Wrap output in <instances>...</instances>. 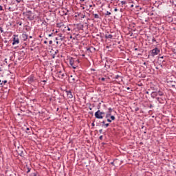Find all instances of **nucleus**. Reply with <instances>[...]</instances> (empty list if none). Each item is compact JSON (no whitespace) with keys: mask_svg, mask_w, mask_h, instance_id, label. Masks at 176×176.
I'll list each match as a JSON object with an SVG mask.
<instances>
[{"mask_svg":"<svg viewBox=\"0 0 176 176\" xmlns=\"http://www.w3.org/2000/svg\"><path fill=\"white\" fill-rule=\"evenodd\" d=\"M104 116H105V112H104V111H101L100 110H98L95 113L96 119H104Z\"/></svg>","mask_w":176,"mask_h":176,"instance_id":"nucleus-1","label":"nucleus"},{"mask_svg":"<svg viewBox=\"0 0 176 176\" xmlns=\"http://www.w3.org/2000/svg\"><path fill=\"white\" fill-rule=\"evenodd\" d=\"M16 153L19 156H21V157H24V156H25V150L22 146L18 147Z\"/></svg>","mask_w":176,"mask_h":176,"instance_id":"nucleus-2","label":"nucleus"},{"mask_svg":"<svg viewBox=\"0 0 176 176\" xmlns=\"http://www.w3.org/2000/svg\"><path fill=\"white\" fill-rule=\"evenodd\" d=\"M23 14H25L27 19L28 20H30L31 21L34 20V16H32V11L31 10H28L25 12H23Z\"/></svg>","mask_w":176,"mask_h":176,"instance_id":"nucleus-3","label":"nucleus"},{"mask_svg":"<svg viewBox=\"0 0 176 176\" xmlns=\"http://www.w3.org/2000/svg\"><path fill=\"white\" fill-rule=\"evenodd\" d=\"M151 53V56H152V57H155V56H157V54H159L160 53V50H159V48L155 47V49L152 50Z\"/></svg>","mask_w":176,"mask_h":176,"instance_id":"nucleus-4","label":"nucleus"},{"mask_svg":"<svg viewBox=\"0 0 176 176\" xmlns=\"http://www.w3.org/2000/svg\"><path fill=\"white\" fill-rule=\"evenodd\" d=\"M13 42H12V45H19V43H20V39L19 38V35H16L14 34L13 35Z\"/></svg>","mask_w":176,"mask_h":176,"instance_id":"nucleus-5","label":"nucleus"},{"mask_svg":"<svg viewBox=\"0 0 176 176\" xmlns=\"http://www.w3.org/2000/svg\"><path fill=\"white\" fill-rule=\"evenodd\" d=\"M69 64H70L71 67H72V68L74 69H76V67H78V65L75 64V58H69Z\"/></svg>","mask_w":176,"mask_h":176,"instance_id":"nucleus-6","label":"nucleus"},{"mask_svg":"<svg viewBox=\"0 0 176 176\" xmlns=\"http://www.w3.org/2000/svg\"><path fill=\"white\" fill-rule=\"evenodd\" d=\"M69 79L71 80V83H77V82H79V79H78V77H74V76L72 75L70 76Z\"/></svg>","mask_w":176,"mask_h":176,"instance_id":"nucleus-7","label":"nucleus"},{"mask_svg":"<svg viewBox=\"0 0 176 176\" xmlns=\"http://www.w3.org/2000/svg\"><path fill=\"white\" fill-rule=\"evenodd\" d=\"M28 83H29V85H32V83H34V82H35V78H34V76H30L28 79Z\"/></svg>","mask_w":176,"mask_h":176,"instance_id":"nucleus-8","label":"nucleus"},{"mask_svg":"<svg viewBox=\"0 0 176 176\" xmlns=\"http://www.w3.org/2000/svg\"><path fill=\"white\" fill-rule=\"evenodd\" d=\"M65 92L67 93L68 98H72L74 97V96L72 95V91H71V90H66Z\"/></svg>","mask_w":176,"mask_h":176,"instance_id":"nucleus-9","label":"nucleus"},{"mask_svg":"<svg viewBox=\"0 0 176 176\" xmlns=\"http://www.w3.org/2000/svg\"><path fill=\"white\" fill-rule=\"evenodd\" d=\"M151 96L152 98H155L157 97V91H153L151 94Z\"/></svg>","mask_w":176,"mask_h":176,"instance_id":"nucleus-10","label":"nucleus"},{"mask_svg":"<svg viewBox=\"0 0 176 176\" xmlns=\"http://www.w3.org/2000/svg\"><path fill=\"white\" fill-rule=\"evenodd\" d=\"M22 39L24 41H27V39H28V35L25 34V33H23L22 34Z\"/></svg>","mask_w":176,"mask_h":176,"instance_id":"nucleus-11","label":"nucleus"},{"mask_svg":"<svg viewBox=\"0 0 176 176\" xmlns=\"http://www.w3.org/2000/svg\"><path fill=\"white\" fill-rule=\"evenodd\" d=\"M156 91L157 93V96H164V93L160 89H156Z\"/></svg>","mask_w":176,"mask_h":176,"instance_id":"nucleus-12","label":"nucleus"},{"mask_svg":"<svg viewBox=\"0 0 176 176\" xmlns=\"http://www.w3.org/2000/svg\"><path fill=\"white\" fill-rule=\"evenodd\" d=\"M6 83H8V80H5L2 81V82L0 83L1 87H3V86H5V85H6Z\"/></svg>","mask_w":176,"mask_h":176,"instance_id":"nucleus-13","label":"nucleus"},{"mask_svg":"<svg viewBox=\"0 0 176 176\" xmlns=\"http://www.w3.org/2000/svg\"><path fill=\"white\" fill-rule=\"evenodd\" d=\"M105 38L106 39H112V38H113V36L112 34H106Z\"/></svg>","mask_w":176,"mask_h":176,"instance_id":"nucleus-14","label":"nucleus"},{"mask_svg":"<svg viewBox=\"0 0 176 176\" xmlns=\"http://www.w3.org/2000/svg\"><path fill=\"white\" fill-rule=\"evenodd\" d=\"M112 112H113V109L109 107V108L108 109L107 113H110L111 115H112Z\"/></svg>","mask_w":176,"mask_h":176,"instance_id":"nucleus-15","label":"nucleus"},{"mask_svg":"<svg viewBox=\"0 0 176 176\" xmlns=\"http://www.w3.org/2000/svg\"><path fill=\"white\" fill-rule=\"evenodd\" d=\"M77 27L79 30H83V25L82 24H77Z\"/></svg>","mask_w":176,"mask_h":176,"instance_id":"nucleus-16","label":"nucleus"},{"mask_svg":"<svg viewBox=\"0 0 176 176\" xmlns=\"http://www.w3.org/2000/svg\"><path fill=\"white\" fill-rule=\"evenodd\" d=\"M93 16L94 19H100V15H98V14L93 13Z\"/></svg>","mask_w":176,"mask_h":176,"instance_id":"nucleus-17","label":"nucleus"},{"mask_svg":"<svg viewBox=\"0 0 176 176\" xmlns=\"http://www.w3.org/2000/svg\"><path fill=\"white\" fill-rule=\"evenodd\" d=\"M31 131H32V130L31 129H30V128H26V133H27V134H31Z\"/></svg>","mask_w":176,"mask_h":176,"instance_id":"nucleus-18","label":"nucleus"},{"mask_svg":"<svg viewBox=\"0 0 176 176\" xmlns=\"http://www.w3.org/2000/svg\"><path fill=\"white\" fill-rule=\"evenodd\" d=\"M112 114L109 113H107L106 115H104L105 118L108 119V118L111 117Z\"/></svg>","mask_w":176,"mask_h":176,"instance_id":"nucleus-19","label":"nucleus"},{"mask_svg":"<svg viewBox=\"0 0 176 176\" xmlns=\"http://www.w3.org/2000/svg\"><path fill=\"white\" fill-rule=\"evenodd\" d=\"M80 61L79 59L74 58V64L76 65V64H79Z\"/></svg>","mask_w":176,"mask_h":176,"instance_id":"nucleus-20","label":"nucleus"},{"mask_svg":"<svg viewBox=\"0 0 176 176\" xmlns=\"http://www.w3.org/2000/svg\"><path fill=\"white\" fill-rule=\"evenodd\" d=\"M59 74L62 76V78H64V76H65V74L63 73L61 71L59 72Z\"/></svg>","mask_w":176,"mask_h":176,"instance_id":"nucleus-21","label":"nucleus"},{"mask_svg":"<svg viewBox=\"0 0 176 176\" xmlns=\"http://www.w3.org/2000/svg\"><path fill=\"white\" fill-rule=\"evenodd\" d=\"M110 119L111 120H115L116 118H115V116H110Z\"/></svg>","mask_w":176,"mask_h":176,"instance_id":"nucleus-22","label":"nucleus"},{"mask_svg":"<svg viewBox=\"0 0 176 176\" xmlns=\"http://www.w3.org/2000/svg\"><path fill=\"white\" fill-rule=\"evenodd\" d=\"M109 123H107V124H104V125H102V127H105L107 129V127H109Z\"/></svg>","mask_w":176,"mask_h":176,"instance_id":"nucleus-23","label":"nucleus"},{"mask_svg":"<svg viewBox=\"0 0 176 176\" xmlns=\"http://www.w3.org/2000/svg\"><path fill=\"white\" fill-rule=\"evenodd\" d=\"M106 16H111V12L107 11Z\"/></svg>","mask_w":176,"mask_h":176,"instance_id":"nucleus-24","label":"nucleus"},{"mask_svg":"<svg viewBox=\"0 0 176 176\" xmlns=\"http://www.w3.org/2000/svg\"><path fill=\"white\" fill-rule=\"evenodd\" d=\"M156 100L160 102V104H162V101H160V98H156Z\"/></svg>","mask_w":176,"mask_h":176,"instance_id":"nucleus-25","label":"nucleus"},{"mask_svg":"<svg viewBox=\"0 0 176 176\" xmlns=\"http://www.w3.org/2000/svg\"><path fill=\"white\" fill-rule=\"evenodd\" d=\"M119 78H122V77L119 75H116L115 77V79H119Z\"/></svg>","mask_w":176,"mask_h":176,"instance_id":"nucleus-26","label":"nucleus"},{"mask_svg":"<svg viewBox=\"0 0 176 176\" xmlns=\"http://www.w3.org/2000/svg\"><path fill=\"white\" fill-rule=\"evenodd\" d=\"M141 129H144V130L146 131V127H145V126H144V125L142 126Z\"/></svg>","mask_w":176,"mask_h":176,"instance_id":"nucleus-27","label":"nucleus"},{"mask_svg":"<svg viewBox=\"0 0 176 176\" xmlns=\"http://www.w3.org/2000/svg\"><path fill=\"white\" fill-rule=\"evenodd\" d=\"M107 122L109 123H112V120L111 119H109V118H107Z\"/></svg>","mask_w":176,"mask_h":176,"instance_id":"nucleus-28","label":"nucleus"},{"mask_svg":"<svg viewBox=\"0 0 176 176\" xmlns=\"http://www.w3.org/2000/svg\"><path fill=\"white\" fill-rule=\"evenodd\" d=\"M121 4H122V5H126V1H121Z\"/></svg>","mask_w":176,"mask_h":176,"instance_id":"nucleus-29","label":"nucleus"},{"mask_svg":"<svg viewBox=\"0 0 176 176\" xmlns=\"http://www.w3.org/2000/svg\"><path fill=\"white\" fill-rule=\"evenodd\" d=\"M135 112H138V111H140V108L135 107Z\"/></svg>","mask_w":176,"mask_h":176,"instance_id":"nucleus-30","label":"nucleus"},{"mask_svg":"<svg viewBox=\"0 0 176 176\" xmlns=\"http://www.w3.org/2000/svg\"><path fill=\"white\" fill-rule=\"evenodd\" d=\"M16 1L17 2V3H20V2H23V0H16Z\"/></svg>","mask_w":176,"mask_h":176,"instance_id":"nucleus-31","label":"nucleus"},{"mask_svg":"<svg viewBox=\"0 0 176 176\" xmlns=\"http://www.w3.org/2000/svg\"><path fill=\"white\" fill-rule=\"evenodd\" d=\"M0 32L2 33L3 32V28H2V27H0Z\"/></svg>","mask_w":176,"mask_h":176,"instance_id":"nucleus-32","label":"nucleus"},{"mask_svg":"<svg viewBox=\"0 0 176 176\" xmlns=\"http://www.w3.org/2000/svg\"><path fill=\"white\" fill-rule=\"evenodd\" d=\"M152 42H156V38H155V37H153Z\"/></svg>","mask_w":176,"mask_h":176,"instance_id":"nucleus-33","label":"nucleus"},{"mask_svg":"<svg viewBox=\"0 0 176 176\" xmlns=\"http://www.w3.org/2000/svg\"><path fill=\"white\" fill-rule=\"evenodd\" d=\"M8 10L10 12H13V8H10V7L8 8Z\"/></svg>","mask_w":176,"mask_h":176,"instance_id":"nucleus-34","label":"nucleus"},{"mask_svg":"<svg viewBox=\"0 0 176 176\" xmlns=\"http://www.w3.org/2000/svg\"><path fill=\"white\" fill-rule=\"evenodd\" d=\"M41 82H43V83H46V82H47V79L43 80H42Z\"/></svg>","mask_w":176,"mask_h":176,"instance_id":"nucleus-35","label":"nucleus"},{"mask_svg":"<svg viewBox=\"0 0 176 176\" xmlns=\"http://www.w3.org/2000/svg\"><path fill=\"white\" fill-rule=\"evenodd\" d=\"M102 138H103V136H102V135H100V136L99 137V140H102Z\"/></svg>","mask_w":176,"mask_h":176,"instance_id":"nucleus-36","label":"nucleus"},{"mask_svg":"<svg viewBox=\"0 0 176 176\" xmlns=\"http://www.w3.org/2000/svg\"><path fill=\"white\" fill-rule=\"evenodd\" d=\"M102 126H105V120H103V121L102 122Z\"/></svg>","mask_w":176,"mask_h":176,"instance_id":"nucleus-37","label":"nucleus"},{"mask_svg":"<svg viewBox=\"0 0 176 176\" xmlns=\"http://www.w3.org/2000/svg\"><path fill=\"white\" fill-rule=\"evenodd\" d=\"M1 10H3V7H2V6H0V12Z\"/></svg>","mask_w":176,"mask_h":176,"instance_id":"nucleus-38","label":"nucleus"},{"mask_svg":"<svg viewBox=\"0 0 176 176\" xmlns=\"http://www.w3.org/2000/svg\"><path fill=\"white\" fill-rule=\"evenodd\" d=\"M30 171H31V168H28V171H27V173H30Z\"/></svg>","mask_w":176,"mask_h":176,"instance_id":"nucleus-39","label":"nucleus"},{"mask_svg":"<svg viewBox=\"0 0 176 176\" xmlns=\"http://www.w3.org/2000/svg\"><path fill=\"white\" fill-rule=\"evenodd\" d=\"M148 108H150V109L153 108V105L150 104V105L148 106Z\"/></svg>","mask_w":176,"mask_h":176,"instance_id":"nucleus-40","label":"nucleus"},{"mask_svg":"<svg viewBox=\"0 0 176 176\" xmlns=\"http://www.w3.org/2000/svg\"><path fill=\"white\" fill-rule=\"evenodd\" d=\"M58 36H60V38H63V34H58Z\"/></svg>","mask_w":176,"mask_h":176,"instance_id":"nucleus-41","label":"nucleus"},{"mask_svg":"<svg viewBox=\"0 0 176 176\" xmlns=\"http://www.w3.org/2000/svg\"><path fill=\"white\" fill-rule=\"evenodd\" d=\"M91 126L92 127H94V126H96V124H94V122L91 123Z\"/></svg>","mask_w":176,"mask_h":176,"instance_id":"nucleus-42","label":"nucleus"},{"mask_svg":"<svg viewBox=\"0 0 176 176\" xmlns=\"http://www.w3.org/2000/svg\"><path fill=\"white\" fill-rule=\"evenodd\" d=\"M100 80H101L102 82H104V80H105V78H100Z\"/></svg>","mask_w":176,"mask_h":176,"instance_id":"nucleus-43","label":"nucleus"},{"mask_svg":"<svg viewBox=\"0 0 176 176\" xmlns=\"http://www.w3.org/2000/svg\"><path fill=\"white\" fill-rule=\"evenodd\" d=\"M49 43H50V45H52L53 43V41H50Z\"/></svg>","mask_w":176,"mask_h":176,"instance_id":"nucleus-44","label":"nucleus"},{"mask_svg":"<svg viewBox=\"0 0 176 176\" xmlns=\"http://www.w3.org/2000/svg\"><path fill=\"white\" fill-rule=\"evenodd\" d=\"M99 133H100V134H101L102 133V129H100Z\"/></svg>","mask_w":176,"mask_h":176,"instance_id":"nucleus-45","label":"nucleus"},{"mask_svg":"<svg viewBox=\"0 0 176 176\" xmlns=\"http://www.w3.org/2000/svg\"><path fill=\"white\" fill-rule=\"evenodd\" d=\"M111 164H112V166H115V162H111Z\"/></svg>","mask_w":176,"mask_h":176,"instance_id":"nucleus-46","label":"nucleus"},{"mask_svg":"<svg viewBox=\"0 0 176 176\" xmlns=\"http://www.w3.org/2000/svg\"><path fill=\"white\" fill-rule=\"evenodd\" d=\"M52 35H53V33H51V34H50L49 35H48V36H52Z\"/></svg>","mask_w":176,"mask_h":176,"instance_id":"nucleus-47","label":"nucleus"},{"mask_svg":"<svg viewBox=\"0 0 176 176\" xmlns=\"http://www.w3.org/2000/svg\"><path fill=\"white\" fill-rule=\"evenodd\" d=\"M67 31H71V28H69V27L67 26Z\"/></svg>","mask_w":176,"mask_h":176,"instance_id":"nucleus-48","label":"nucleus"},{"mask_svg":"<svg viewBox=\"0 0 176 176\" xmlns=\"http://www.w3.org/2000/svg\"><path fill=\"white\" fill-rule=\"evenodd\" d=\"M171 86H172L173 87H175V84H172Z\"/></svg>","mask_w":176,"mask_h":176,"instance_id":"nucleus-49","label":"nucleus"},{"mask_svg":"<svg viewBox=\"0 0 176 176\" xmlns=\"http://www.w3.org/2000/svg\"><path fill=\"white\" fill-rule=\"evenodd\" d=\"M44 43H45V45H47V41H44Z\"/></svg>","mask_w":176,"mask_h":176,"instance_id":"nucleus-50","label":"nucleus"},{"mask_svg":"<svg viewBox=\"0 0 176 176\" xmlns=\"http://www.w3.org/2000/svg\"><path fill=\"white\" fill-rule=\"evenodd\" d=\"M114 12H118V8H115Z\"/></svg>","mask_w":176,"mask_h":176,"instance_id":"nucleus-51","label":"nucleus"},{"mask_svg":"<svg viewBox=\"0 0 176 176\" xmlns=\"http://www.w3.org/2000/svg\"><path fill=\"white\" fill-rule=\"evenodd\" d=\"M89 115H93V111H90Z\"/></svg>","mask_w":176,"mask_h":176,"instance_id":"nucleus-52","label":"nucleus"},{"mask_svg":"<svg viewBox=\"0 0 176 176\" xmlns=\"http://www.w3.org/2000/svg\"><path fill=\"white\" fill-rule=\"evenodd\" d=\"M5 63H8V59L7 58L5 59Z\"/></svg>","mask_w":176,"mask_h":176,"instance_id":"nucleus-53","label":"nucleus"},{"mask_svg":"<svg viewBox=\"0 0 176 176\" xmlns=\"http://www.w3.org/2000/svg\"><path fill=\"white\" fill-rule=\"evenodd\" d=\"M29 38H30V39H32V36H30Z\"/></svg>","mask_w":176,"mask_h":176,"instance_id":"nucleus-54","label":"nucleus"},{"mask_svg":"<svg viewBox=\"0 0 176 176\" xmlns=\"http://www.w3.org/2000/svg\"><path fill=\"white\" fill-rule=\"evenodd\" d=\"M33 176H36V173H33Z\"/></svg>","mask_w":176,"mask_h":176,"instance_id":"nucleus-55","label":"nucleus"},{"mask_svg":"<svg viewBox=\"0 0 176 176\" xmlns=\"http://www.w3.org/2000/svg\"><path fill=\"white\" fill-rule=\"evenodd\" d=\"M126 89H127V90H130V87H126Z\"/></svg>","mask_w":176,"mask_h":176,"instance_id":"nucleus-56","label":"nucleus"},{"mask_svg":"<svg viewBox=\"0 0 176 176\" xmlns=\"http://www.w3.org/2000/svg\"><path fill=\"white\" fill-rule=\"evenodd\" d=\"M60 41H64V38H60Z\"/></svg>","mask_w":176,"mask_h":176,"instance_id":"nucleus-57","label":"nucleus"},{"mask_svg":"<svg viewBox=\"0 0 176 176\" xmlns=\"http://www.w3.org/2000/svg\"><path fill=\"white\" fill-rule=\"evenodd\" d=\"M146 94H149V91H146Z\"/></svg>","mask_w":176,"mask_h":176,"instance_id":"nucleus-58","label":"nucleus"},{"mask_svg":"<svg viewBox=\"0 0 176 176\" xmlns=\"http://www.w3.org/2000/svg\"><path fill=\"white\" fill-rule=\"evenodd\" d=\"M160 58H164V56H161L160 57Z\"/></svg>","mask_w":176,"mask_h":176,"instance_id":"nucleus-59","label":"nucleus"},{"mask_svg":"<svg viewBox=\"0 0 176 176\" xmlns=\"http://www.w3.org/2000/svg\"><path fill=\"white\" fill-rule=\"evenodd\" d=\"M10 176H16V175H10Z\"/></svg>","mask_w":176,"mask_h":176,"instance_id":"nucleus-60","label":"nucleus"},{"mask_svg":"<svg viewBox=\"0 0 176 176\" xmlns=\"http://www.w3.org/2000/svg\"><path fill=\"white\" fill-rule=\"evenodd\" d=\"M56 45L58 46V41H56Z\"/></svg>","mask_w":176,"mask_h":176,"instance_id":"nucleus-61","label":"nucleus"},{"mask_svg":"<svg viewBox=\"0 0 176 176\" xmlns=\"http://www.w3.org/2000/svg\"><path fill=\"white\" fill-rule=\"evenodd\" d=\"M38 38H42V35L38 36Z\"/></svg>","mask_w":176,"mask_h":176,"instance_id":"nucleus-62","label":"nucleus"},{"mask_svg":"<svg viewBox=\"0 0 176 176\" xmlns=\"http://www.w3.org/2000/svg\"><path fill=\"white\" fill-rule=\"evenodd\" d=\"M19 25H22L23 23H19Z\"/></svg>","mask_w":176,"mask_h":176,"instance_id":"nucleus-63","label":"nucleus"},{"mask_svg":"<svg viewBox=\"0 0 176 176\" xmlns=\"http://www.w3.org/2000/svg\"><path fill=\"white\" fill-rule=\"evenodd\" d=\"M135 51L138 50V48H135Z\"/></svg>","mask_w":176,"mask_h":176,"instance_id":"nucleus-64","label":"nucleus"}]
</instances>
